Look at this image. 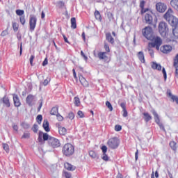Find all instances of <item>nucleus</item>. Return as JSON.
Masks as SVG:
<instances>
[{
    "label": "nucleus",
    "instance_id": "nucleus-1",
    "mask_svg": "<svg viewBox=\"0 0 178 178\" xmlns=\"http://www.w3.org/2000/svg\"><path fill=\"white\" fill-rule=\"evenodd\" d=\"M142 33L143 35L149 40V41H153L152 42H149L148 47L149 48H156L157 51L161 49V45H162V39L159 36L155 37L154 35V31H152V28L150 26H146L143 29Z\"/></svg>",
    "mask_w": 178,
    "mask_h": 178
},
{
    "label": "nucleus",
    "instance_id": "nucleus-2",
    "mask_svg": "<svg viewBox=\"0 0 178 178\" xmlns=\"http://www.w3.org/2000/svg\"><path fill=\"white\" fill-rule=\"evenodd\" d=\"M163 17L172 26V29L178 27V19L173 15V10L171 8L168 10Z\"/></svg>",
    "mask_w": 178,
    "mask_h": 178
},
{
    "label": "nucleus",
    "instance_id": "nucleus-3",
    "mask_svg": "<svg viewBox=\"0 0 178 178\" xmlns=\"http://www.w3.org/2000/svg\"><path fill=\"white\" fill-rule=\"evenodd\" d=\"M63 152L65 156H71L74 154V146L70 143L65 144L63 147Z\"/></svg>",
    "mask_w": 178,
    "mask_h": 178
},
{
    "label": "nucleus",
    "instance_id": "nucleus-4",
    "mask_svg": "<svg viewBox=\"0 0 178 178\" xmlns=\"http://www.w3.org/2000/svg\"><path fill=\"white\" fill-rule=\"evenodd\" d=\"M159 31L162 37H166V35L169 31L168 24L163 22H160L159 24Z\"/></svg>",
    "mask_w": 178,
    "mask_h": 178
},
{
    "label": "nucleus",
    "instance_id": "nucleus-5",
    "mask_svg": "<svg viewBox=\"0 0 178 178\" xmlns=\"http://www.w3.org/2000/svg\"><path fill=\"white\" fill-rule=\"evenodd\" d=\"M107 144L111 149H116L119 147V139L116 137L110 138Z\"/></svg>",
    "mask_w": 178,
    "mask_h": 178
},
{
    "label": "nucleus",
    "instance_id": "nucleus-6",
    "mask_svg": "<svg viewBox=\"0 0 178 178\" xmlns=\"http://www.w3.org/2000/svg\"><path fill=\"white\" fill-rule=\"evenodd\" d=\"M47 140L49 143V145H50V147H52V148H58L60 147V142L57 138L49 136V138Z\"/></svg>",
    "mask_w": 178,
    "mask_h": 178
},
{
    "label": "nucleus",
    "instance_id": "nucleus-7",
    "mask_svg": "<svg viewBox=\"0 0 178 178\" xmlns=\"http://www.w3.org/2000/svg\"><path fill=\"white\" fill-rule=\"evenodd\" d=\"M47 172L52 176V177H57L59 171L56 169V165H51L47 166Z\"/></svg>",
    "mask_w": 178,
    "mask_h": 178
},
{
    "label": "nucleus",
    "instance_id": "nucleus-8",
    "mask_svg": "<svg viewBox=\"0 0 178 178\" xmlns=\"http://www.w3.org/2000/svg\"><path fill=\"white\" fill-rule=\"evenodd\" d=\"M35 26H37V17L35 15H30L29 17V29L31 31L35 30Z\"/></svg>",
    "mask_w": 178,
    "mask_h": 178
},
{
    "label": "nucleus",
    "instance_id": "nucleus-9",
    "mask_svg": "<svg viewBox=\"0 0 178 178\" xmlns=\"http://www.w3.org/2000/svg\"><path fill=\"white\" fill-rule=\"evenodd\" d=\"M48 138H49L48 134L43 133L41 131H39L38 141L40 143V144H44V141H48Z\"/></svg>",
    "mask_w": 178,
    "mask_h": 178
},
{
    "label": "nucleus",
    "instance_id": "nucleus-10",
    "mask_svg": "<svg viewBox=\"0 0 178 178\" xmlns=\"http://www.w3.org/2000/svg\"><path fill=\"white\" fill-rule=\"evenodd\" d=\"M152 113L154 117L155 123L158 124L161 130H165V127H163V124L161 123V120L159 119V115H158V113L155 110L152 111Z\"/></svg>",
    "mask_w": 178,
    "mask_h": 178
},
{
    "label": "nucleus",
    "instance_id": "nucleus-11",
    "mask_svg": "<svg viewBox=\"0 0 178 178\" xmlns=\"http://www.w3.org/2000/svg\"><path fill=\"white\" fill-rule=\"evenodd\" d=\"M156 9L157 12H159L160 13H163L168 9V6L163 3H157L156 4Z\"/></svg>",
    "mask_w": 178,
    "mask_h": 178
},
{
    "label": "nucleus",
    "instance_id": "nucleus-12",
    "mask_svg": "<svg viewBox=\"0 0 178 178\" xmlns=\"http://www.w3.org/2000/svg\"><path fill=\"white\" fill-rule=\"evenodd\" d=\"M145 20L147 24H152L154 22V18L152 17V13H147L145 15Z\"/></svg>",
    "mask_w": 178,
    "mask_h": 178
},
{
    "label": "nucleus",
    "instance_id": "nucleus-13",
    "mask_svg": "<svg viewBox=\"0 0 178 178\" xmlns=\"http://www.w3.org/2000/svg\"><path fill=\"white\" fill-rule=\"evenodd\" d=\"M160 51L163 54H169L172 51V46L170 45H164L160 48Z\"/></svg>",
    "mask_w": 178,
    "mask_h": 178
},
{
    "label": "nucleus",
    "instance_id": "nucleus-14",
    "mask_svg": "<svg viewBox=\"0 0 178 178\" xmlns=\"http://www.w3.org/2000/svg\"><path fill=\"white\" fill-rule=\"evenodd\" d=\"M79 81L83 87H88V81L83 76V75L79 76Z\"/></svg>",
    "mask_w": 178,
    "mask_h": 178
},
{
    "label": "nucleus",
    "instance_id": "nucleus-15",
    "mask_svg": "<svg viewBox=\"0 0 178 178\" xmlns=\"http://www.w3.org/2000/svg\"><path fill=\"white\" fill-rule=\"evenodd\" d=\"M64 168L67 170H70L71 172H73V170H76V166H74L69 163H65Z\"/></svg>",
    "mask_w": 178,
    "mask_h": 178
},
{
    "label": "nucleus",
    "instance_id": "nucleus-16",
    "mask_svg": "<svg viewBox=\"0 0 178 178\" xmlns=\"http://www.w3.org/2000/svg\"><path fill=\"white\" fill-rule=\"evenodd\" d=\"M106 39L108 42H110V44H115V39L113 38V37H112L111 33H107L106 34Z\"/></svg>",
    "mask_w": 178,
    "mask_h": 178
},
{
    "label": "nucleus",
    "instance_id": "nucleus-17",
    "mask_svg": "<svg viewBox=\"0 0 178 178\" xmlns=\"http://www.w3.org/2000/svg\"><path fill=\"white\" fill-rule=\"evenodd\" d=\"M33 101H34V96L33 95H29L26 97V104H28L29 106H33Z\"/></svg>",
    "mask_w": 178,
    "mask_h": 178
},
{
    "label": "nucleus",
    "instance_id": "nucleus-18",
    "mask_svg": "<svg viewBox=\"0 0 178 178\" xmlns=\"http://www.w3.org/2000/svg\"><path fill=\"white\" fill-rule=\"evenodd\" d=\"M13 101L15 106L19 107L21 105L20 100L19 99V96L17 95H13Z\"/></svg>",
    "mask_w": 178,
    "mask_h": 178
},
{
    "label": "nucleus",
    "instance_id": "nucleus-19",
    "mask_svg": "<svg viewBox=\"0 0 178 178\" xmlns=\"http://www.w3.org/2000/svg\"><path fill=\"white\" fill-rule=\"evenodd\" d=\"M42 127H43L44 130H45L47 133H48V131H50L49 122H48V120H44L43 124H42Z\"/></svg>",
    "mask_w": 178,
    "mask_h": 178
},
{
    "label": "nucleus",
    "instance_id": "nucleus-20",
    "mask_svg": "<svg viewBox=\"0 0 178 178\" xmlns=\"http://www.w3.org/2000/svg\"><path fill=\"white\" fill-rule=\"evenodd\" d=\"M145 5V1H141L140 3V8L141 9V13H147L148 10H149L148 8L144 9V6Z\"/></svg>",
    "mask_w": 178,
    "mask_h": 178
},
{
    "label": "nucleus",
    "instance_id": "nucleus-21",
    "mask_svg": "<svg viewBox=\"0 0 178 178\" xmlns=\"http://www.w3.org/2000/svg\"><path fill=\"white\" fill-rule=\"evenodd\" d=\"M138 58L139 60H140V62L142 63H145V58L144 57V52L139 51L138 53Z\"/></svg>",
    "mask_w": 178,
    "mask_h": 178
},
{
    "label": "nucleus",
    "instance_id": "nucleus-22",
    "mask_svg": "<svg viewBox=\"0 0 178 178\" xmlns=\"http://www.w3.org/2000/svg\"><path fill=\"white\" fill-rule=\"evenodd\" d=\"M143 115L144 116V120H145V122H146V123H148V122L149 120H152V116H151V115H149V113H143Z\"/></svg>",
    "mask_w": 178,
    "mask_h": 178
},
{
    "label": "nucleus",
    "instance_id": "nucleus-23",
    "mask_svg": "<svg viewBox=\"0 0 178 178\" xmlns=\"http://www.w3.org/2000/svg\"><path fill=\"white\" fill-rule=\"evenodd\" d=\"M152 67L154 70H162V65H161L160 64H158V63H156L155 62L152 63Z\"/></svg>",
    "mask_w": 178,
    "mask_h": 178
},
{
    "label": "nucleus",
    "instance_id": "nucleus-24",
    "mask_svg": "<svg viewBox=\"0 0 178 178\" xmlns=\"http://www.w3.org/2000/svg\"><path fill=\"white\" fill-rule=\"evenodd\" d=\"M67 131V130L66 129V128L63 127H58V133L59 134H60V136H66Z\"/></svg>",
    "mask_w": 178,
    "mask_h": 178
},
{
    "label": "nucleus",
    "instance_id": "nucleus-25",
    "mask_svg": "<svg viewBox=\"0 0 178 178\" xmlns=\"http://www.w3.org/2000/svg\"><path fill=\"white\" fill-rule=\"evenodd\" d=\"M3 103L6 105V106H7V108L10 107V102H9V98H8V97L4 96L3 97Z\"/></svg>",
    "mask_w": 178,
    "mask_h": 178
},
{
    "label": "nucleus",
    "instance_id": "nucleus-26",
    "mask_svg": "<svg viewBox=\"0 0 178 178\" xmlns=\"http://www.w3.org/2000/svg\"><path fill=\"white\" fill-rule=\"evenodd\" d=\"M71 28L73 29L74 30L75 29H77V24L76 23L75 17L71 18Z\"/></svg>",
    "mask_w": 178,
    "mask_h": 178
},
{
    "label": "nucleus",
    "instance_id": "nucleus-27",
    "mask_svg": "<svg viewBox=\"0 0 178 178\" xmlns=\"http://www.w3.org/2000/svg\"><path fill=\"white\" fill-rule=\"evenodd\" d=\"M58 107H53L50 111V115H58Z\"/></svg>",
    "mask_w": 178,
    "mask_h": 178
},
{
    "label": "nucleus",
    "instance_id": "nucleus-28",
    "mask_svg": "<svg viewBox=\"0 0 178 178\" xmlns=\"http://www.w3.org/2000/svg\"><path fill=\"white\" fill-rule=\"evenodd\" d=\"M169 97H170L171 99L173 101V102H176L178 105V96L173 95L171 92L168 93Z\"/></svg>",
    "mask_w": 178,
    "mask_h": 178
},
{
    "label": "nucleus",
    "instance_id": "nucleus-29",
    "mask_svg": "<svg viewBox=\"0 0 178 178\" xmlns=\"http://www.w3.org/2000/svg\"><path fill=\"white\" fill-rule=\"evenodd\" d=\"M97 55L100 60H102L106 58V52H99Z\"/></svg>",
    "mask_w": 178,
    "mask_h": 178
},
{
    "label": "nucleus",
    "instance_id": "nucleus-30",
    "mask_svg": "<svg viewBox=\"0 0 178 178\" xmlns=\"http://www.w3.org/2000/svg\"><path fill=\"white\" fill-rule=\"evenodd\" d=\"M170 5L172 8H175V9L178 10V0H172L170 1Z\"/></svg>",
    "mask_w": 178,
    "mask_h": 178
},
{
    "label": "nucleus",
    "instance_id": "nucleus-31",
    "mask_svg": "<svg viewBox=\"0 0 178 178\" xmlns=\"http://www.w3.org/2000/svg\"><path fill=\"white\" fill-rule=\"evenodd\" d=\"M172 33L175 38H178V26L172 28Z\"/></svg>",
    "mask_w": 178,
    "mask_h": 178
},
{
    "label": "nucleus",
    "instance_id": "nucleus-32",
    "mask_svg": "<svg viewBox=\"0 0 178 178\" xmlns=\"http://www.w3.org/2000/svg\"><path fill=\"white\" fill-rule=\"evenodd\" d=\"M95 16L97 20H101L102 17H101V13H99V11L95 10Z\"/></svg>",
    "mask_w": 178,
    "mask_h": 178
},
{
    "label": "nucleus",
    "instance_id": "nucleus-33",
    "mask_svg": "<svg viewBox=\"0 0 178 178\" xmlns=\"http://www.w3.org/2000/svg\"><path fill=\"white\" fill-rule=\"evenodd\" d=\"M21 126L23 127V129H25V130H28V129H30V124L26 122H22L21 124Z\"/></svg>",
    "mask_w": 178,
    "mask_h": 178
},
{
    "label": "nucleus",
    "instance_id": "nucleus-34",
    "mask_svg": "<svg viewBox=\"0 0 178 178\" xmlns=\"http://www.w3.org/2000/svg\"><path fill=\"white\" fill-rule=\"evenodd\" d=\"M16 15H17V16H23V15H24V10H16L15 11Z\"/></svg>",
    "mask_w": 178,
    "mask_h": 178
},
{
    "label": "nucleus",
    "instance_id": "nucleus-35",
    "mask_svg": "<svg viewBox=\"0 0 178 178\" xmlns=\"http://www.w3.org/2000/svg\"><path fill=\"white\" fill-rule=\"evenodd\" d=\"M106 106L109 108V111L112 112L113 111V107L112 106V104L109 102V101L106 102Z\"/></svg>",
    "mask_w": 178,
    "mask_h": 178
},
{
    "label": "nucleus",
    "instance_id": "nucleus-36",
    "mask_svg": "<svg viewBox=\"0 0 178 178\" xmlns=\"http://www.w3.org/2000/svg\"><path fill=\"white\" fill-rule=\"evenodd\" d=\"M19 22L22 24V26H24L26 24V17L24 15H22L19 17Z\"/></svg>",
    "mask_w": 178,
    "mask_h": 178
},
{
    "label": "nucleus",
    "instance_id": "nucleus-37",
    "mask_svg": "<svg viewBox=\"0 0 178 178\" xmlns=\"http://www.w3.org/2000/svg\"><path fill=\"white\" fill-rule=\"evenodd\" d=\"M36 122L38 123V124H41V122H42V115H38L36 117Z\"/></svg>",
    "mask_w": 178,
    "mask_h": 178
},
{
    "label": "nucleus",
    "instance_id": "nucleus-38",
    "mask_svg": "<svg viewBox=\"0 0 178 178\" xmlns=\"http://www.w3.org/2000/svg\"><path fill=\"white\" fill-rule=\"evenodd\" d=\"M74 104L76 105V106H80V98L75 97L74 98Z\"/></svg>",
    "mask_w": 178,
    "mask_h": 178
},
{
    "label": "nucleus",
    "instance_id": "nucleus-39",
    "mask_svg": "<svg viewBox=\"0 0 178 178\" xmlns=\"http://www.w3.org/2000/svg\"><path fill=\"white\" fill-rule=\"evenodd\" d=\"M56 6L60 8H63L65 6V3L63 1H58L56 3Z\"/></svg>",
    "mask_w": 178,
    "mask_h": 178
},
{
    "label": "nucleus",
    "instance_id": "nucleus-40",
    "mask_svg": "<svg viewBox=\"0 0 178 178\" xmlns=\"http://www.w3.org/2000/svg\"><path fill=\"white\" fill-rule=\"evenodd\" d=\"M89 156L91 158L95 159V158H97V153H95V152H94V151H90Z\"/></svg>",
    "mask_w": 178,
    "mask_h": 178
},
{
    "label": "nucleus",
    "instance_id": "nucleus-41",
    "mask_svg": "<svg viewBox=\"0 0 178 178\" xmlns=\"http://www.w3.org/2000/svg\"><path fill=\"white\" fill-rule=\"evenodd\" d=\"M13 29L14 31H17L19 30V25L16 22H13Z\"/></svg>",
    "mask_w": 178,
    "mask_h": 178
},
{
    "label": "nucleus",
    "instance_id": "nucleus-42",
    "mask_svg": "<svg viewBox=\"0 0 178 178\" xmlns=\"http://www.w3.org/2000/svg\"><path fill=\"white\" fill-rule=\"evenodd\" d=\"M162 73L163 74L164 80L166 81L168 79V74H166V70H165V67L162 68Z\"/></svg>",
    "mask_w": 178,
    "mask_h": 178
},
{
    "label": "nucleus",
    "instance_id": "nucleus-43",
    "mask_svg": "<svg viewBox=\"0 0 178 178\" xmlns=\"http://www.w3.org/2000/svg\"><path fill=\"white\" fill-rule=\"evenodd\" d=\"M170 146L173 149V151H176V143L175 141L170 142Z\"/></svg>",
    "mask_w": 178,
    "mask_h": 178
},
{
    "label": "nucleus",
    "instance_id": "nucleus-44",
    "mask_svg": "<svg viewBox=\"0 0 178 178\" xmlns=\"http://www.w3.org/2000/svg\"><path fill=\"white\" fill-rule=\"evenodd\" d=\"M32 130L33 133H37L38 131V125L37 124H34L32 127Z\"/></svg>",
    "mask_w": 178,
    "mask_h": 178
},
{
    "label": "nucleus",
    "instance_id": "nucleus-45",
    "mask_svg": "<svg viewBox=\"0 0 178 178\" xmlns=\"http://www.w3.org/2000/svg\"><path fill=\"white\" fill-rule=\"evenodd\" d=\"M3 148L6 152H9V145L6 143L3 144Z\"/></svg>",
    "mask_w": 178,
    "mask_h": 178
},
{
    "label": "nucleus",
    "instance_id": "nucleus-46",
    "mask_svg": "<svg viewBox=\"0 0 178 178\" xmlns=\"http://www.w3.org/2000/svg\"><path fill=\"white\" fill-rule=\"evenodd\" d=\"M102 159H103V161H109V157H108V155H106V153H104L102 154Z\"/></svg>",
    "mask_w": 178,
    "mask_h": 178
},
{
    "label": "nucleus",
    "instance_id": "nucleus-47",
    "mask_svg": "<svg viewBox=\"0 0 178 178\" xmlns=\"http://www.w3.org/2000/svg\"><path fill=\"white\" fill-rule=\"evenodd\" d=\"M56 116L57 120H58V122H62V120H63V116H62L60 113H57V115Z\"/></svg>",
    "mask_w": 178,
    "mask_h": 178
},
{
    "label": "nucleus",
    "instance_id": "nucleus-48",
    "mask_svg": "<svg viewBox=\"0 0 178 178\" xmlns=\"http://www.w3.org/2000/svg\"><path fill=\"white\" fill-rule=\"evenodd\" d=\"M68 119H70V120H73L74 119V113H73V112L68 114Z\"/></svg>",
    "mask_w": 178,
    "mask_h": 178
},
{
    "label": "nucleus",
    "instance_id": "nucleus-49",
    "mask_svg": "<svg viewBox=\"0 0 178 178\" xmlns=\"http://www.w3.org/2000/svg\"><path fill=\"white\" fill-rule=\"evenodd\" d=\"M148 52L152 58H154V50L151 47L148 48Z\"/></svg>",
    "mask_w": 178,
    "mask_h": 178
},
{
    "label": "nucleus",
    "instance_id": "nucleus-50",
    "mask_svg": "<svg viewBox=\"0 0 178 178\" xmlns=\"http://www.w3.org/2000/svg\"><path fill=\"white\" fill-rule=\"evenodd\" d=\"M101 149H102L103 154H106V152L108 151V147H106V146L103 145Z\"/></svg>",
    "mask_w": 178,
    "mask_h": 178
},
{
    "label": "nucleus",
    "instance_id": "nucleus-51",
    "mask_svg": "<svg viewBox=\"0 0 178 178\" xmlns=\"http://www.w3.org/2000/svg\"><path fill=\"white\" fill-rule=\"evenodd\" d=\"M104 49L106 52H111V49H109V45L106 43L104 44Z\"/></svg>",
    "mask_w": 178,
    "mask_h": 178
},
{
    "label": "nucleus",
    "instance_id": "nucleus-52",
    "mask_svg": "<svg viewBox=\"0 0 178 178\" xmlns=\"http://www.w3.org/2000/svg\"><path fill=\"white\" fill-rule=\"evenodd\" d=\"M178 65V54L176 55L175 58L174 59V66H177Z\"/></svg>",
    "mask_w": 178,
    "mask_h": 178
},
{
    "label": "nucleus",
    "instance_id": "nucleus-53",
    "mask_svg": "<svg viewBox=\"0 0 178 178\" xmlns=\"http://www.w3.org/2000/svg\"><path fill=\"white\" fill-rule=\"evenodd\" d=\"M123 114L122 116L123 118H127L129 113H127V110L125 108L124 110H122Z\"/></svg>",
    "mask_w": 178,
    "mask_h": 178
},
{
    "label": "nucleus",
    "instance_id": "nucleus-54",
    "mask_svg": "<svg viewBox=\"0 0 178 178\" xmlns=\"http://www.w3.org/2000/svg\"><path fill=\"white\" fill-rule=\"evenodd\" d=\"M22 138H30V134L29 133H24Z\"/></svg>",
    "mask_w": 178,
    "mask_h": 178
},
{
    "label": "nucleus",
    "instance_id": "nucleus-55",
    "mask_svg": "<svg viewBox=\"0 0 178 178\" xmlns=\"http://www.w3.org/2000/svg\"><path fill=\"white\" fill-rule=\"evenodd\" d=\"M107 16L109 20H113V14H112L111 13H108Z\"/></svg>",
    "mask_w": 178,
    "mask_h": 178
},
{
    "label": "nucleus",
    "instance_id": "nucleus-56",
    "mask_svg": "<svg viewBox=\"0 0 178 178\" xmlns=\"http://www.w3.org/2000/svg\"><path fill=\"white\" fill-rule=\"evenodd\" d=\"M34 58H35L34 55H31L30 57L29 62H30L31 66H33V62L34 60Z\"/></svg>",
    "mask_w": 178,
    "mask_h": 178
},
{
    "label": "nucleus",
    "instance_id": "nucleus-57",
    "mask_svg": "<svg viewBox=\"0 0 178 178\" xmlns=\"http://www.w3.org/2000/svg\"><path fill=\"white\" fill-rule=\"evenodd\" d=\"M115 131H120V130H122V126L115 125Z\"/></svg>",
    "mask_w": 178,
    "mask_h": 178
},
{
    "label": "nucleus",
    "instance_id": "nucleus-58",
    "mask_svg": "<svg viewBox=\"0 0 178 178\" xmlns=\"http://www.w3.org/2000/svg\"><path fill=\"white\" fill-rule=\"evenodd\" d=\"M1 37H5L8 35V30H4L1 33Z\"/></svg>",
    "mask_w": 178,
    "mask_h": 178
},
{
    "label": "nucleus",
    "instance_id": "nucleus-59",
    "mask_svg": "<svg viewBox=\"0 0 178 178\" xmlns=\"http://www.w3.org/2000/svg\"><path fill=\"white\" fill-rule=\"evenodd\" d=\"M81 56H83V58L85 60H87V59H88V57H87V56H86V54H84V52H83V51H81Z\"/></svg>",
    "mask_w": 178,
    "mask_h": 178
},
{
    "label": "nucleus",
    "instance_id": "nucleus-60",
    "mask_svg": "<svg viewBox=\"0 0 178 178\" xmlns=\"http://www.w3.org/2000/svg\"><path fill=\"white\" fill-rule=\"evenodd\" d=\"M48 65V58H44V61L42 62V66H47Z\"/></svg>",
    "mask_w": 178,
    "mask_h": 178
},
{
    "label": "nucleus",
    "instance_id": "nucleus-61",
    "mask_svg": "<svg viewBox=\"0 0 178 178\" xmlns=\"http://www.w3.org/2000/svg\"><path fill=\"white\" fill-rule=\"evenodd\" d=\"M40 105L38 108V112H40V111H41V108H42V99H40Z\"/></svg>",
    "mask_w": 178,
    "mask_h": 178
},
{
    "label": "nucleus",
    "instance_id": "nucleus-62",
    "mask_svg": "<svg viewBox=\"0 0 178 178\" xmlns=\"http://www.w3.org/2000/svg\"><path fill=\"white\" fill-rule=\"evenodd\" d=\"M78 115H79L80 118H84V113L81 111H78Z\"/></svg>",
    "mask_w": 178,
    "mask_h": 178
},
{
    "label": "nucleus",
    "instance_id": "nucleus-63",
    "mask_svg": "<svg viewBox=\"0 0 178 178\" xmlns=\"http://www.w3.org/2000/svg\"><path fill=\"white\" fill-rule=\"evenodd\" d=\"M120 106L122 108V110L126 109V103H124V102L121 103Z\"/></svg>",
    "mask_w": 178,
    "mask_h": 178
},
{
    "label": "nucleus",
    "instance_id": "nucleus-64",
    "mask_svg": "<svg viewBox=\"0 0 178 178\" xmlns=\"http://www.w3.org/2000/svg\"><path fill=\"white\" fill-rule=\"evenodd\" d=\"M65 178H72V175H70V173L65 172Z\"/></svg>",
    "mask_w": 178,
    "mask_h": 178
}]
</instances>
